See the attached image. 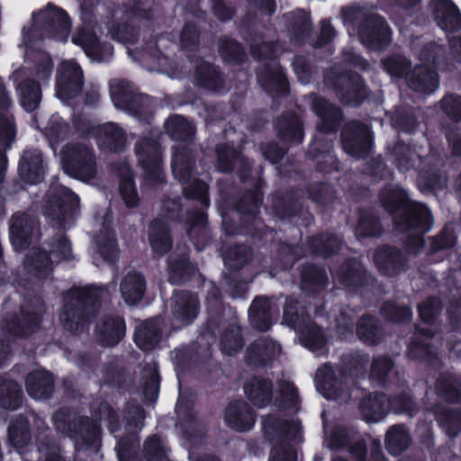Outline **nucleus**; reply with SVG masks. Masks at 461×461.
<instances>
[{
  "instance_id": "obj_33",
  "label": "nucleus",
  "mask_w": 461,
  "mask_h": 461,
  "mask_svg": "<svg viewBox=\"0 0 461 461\" xmlns=\"http://www.w3.org/2000/svg\"><path fill=\"white\" fill-rule=\"evenodd\" d=\"M251 325L258 330H267L271 324L270 302L264 297L256 298L249 310Z\"/></svg>"
},
{
  "instance_id": "obj_41",
  "label": "nucleus",
  "mask_w": 461,
  "mask_h": 461,
  "mask_svg": "<svg viewBox=\"0 0 461 461\" xmlns=\"http://www.w3.org/2000/svg\"><path fill=\"white\" fill-rule=\"evenodd\" d=\"M190 431L181 433L182 444L189 450V459H192L191 449L200 445L203 440L206 429L205 426L195 417L193 411H190Z\"/></svg>"
},
{
  "instance_id": "obj_7",
  "label": "nucleus",
  "mask_w": 461,
  "mask_h": 461,
  "mask_svg": "<svg viewBox=\"0 0 461 461\" xmlns=\"http://www.w3.org/2000/svg\"><path fill=\"white\" fill-rule=\"evenodd\" d=\"M50 252L51 256L45 249H30L24 259L25 270L36 277L45 278L51 273L55 263L74 258L71 244L64 236L54 238Z\"/></svg>"
},
{
  "instance_id": "obj_52",
  "label": "nucleus",
  "mask_w": 461,
  "mask_h": 461,
  "mask_svg": "<svg viewBox=\"0 0 461 461\" xmlns=\"http://www.w3.org/2000/svg\"><path fill=\"white\" fill-rule=\"evenodd\" d=\"M357 333L359 339L367 344H375L379 339L374 319L369 316L359 320Z\"/></svg>"
},
{
  "instance_id": "obj_28",
  "label": "nucleus",
  "mask_w": 461,
  "mask_h": 461,
  "mask_svg": "<svg viewBox=\"0 0 461 461\" xmlns=\"http://www.w3.org/2000/svg\"><path fill=\"white\" fill-rule=\"evenodd\" d=\"M97 250L94 256V262L98 265L99 258L112 263L118 257V247L113 232L109 228H104L95 238Z\"/></svg>"
},
{
  "instance_id": "obj_6",
  "label": "nucleus",
  "mask_w": 461,
  "mask_h": 461,
  "mask_svg": "<svg viewBox=\"0 0 461 461\" xmlns=\"http://www.w3.org/2000/svg\"><path fill=\"white\" fill-rule=\"evenodd\" d=\"M61 161L64 170L75 178L89 182L96 176L95 150L86 140L66 144L61 149Z\"/></svg>"
},
{
  "instance_id": "obj_15",
  "label": "nucleus",
  "mask_w": 461,
  "mask_h": 461,
  "mask_svg": "<svg viewBox=\"0 0 461 461\" xmlns=\"http://www.w3.org/2000/svg\"><path fill=\"white\" fill-rule=\"evenodd\" d=\"M41 235L39 221L26 212H16L10 221V240L15 250L24 249Z\"/></svg>"
},
{
  "instance_id": "obj_22",
  "label": "nucleus",
  "mask_w": 461,
  "mask_h": 461,
  "mask_svg": "<svg viewBox=\"0 0 461 461\" xmlns=\"http://www.w3.org/2000/svg\"><path fill=\"white\" fill-rule=\"evenodd\" d=\"M431 7L438 25L446 32L461 30V14L451 0H432Z\"/></svg>"
},
{
  "instance_id": "obj_62",
  "label": "nucleus",
  "mask_w": 461,
  "mask_h": 461,
  "mask_svg": "<svg viewBox=\"0 0 461 461\" xmlns=\"http://www.w3.org/2000/svg\"><path fill=\"white\" fill-rule=\"evenodd\" d=\"M316 244H313L315 252L321 254L325 257L337 251L340 245V241L334 236L322 235L317 239Z\"/></svg>"
},
{
  "instance_id": "obj_61",
  "label": "nucleus",
  "mask_w": 461,
  "mask_h": 461,
  "mask_svg": "<svg viewBox=\"0 0 461 461\" xmlns=\"http://www.w3.org/2000/svg\"><path fill=\"white\" fill-rule=\"evenodd\" d=\"M382 312L386 318L393 321H406L411 318V312L408 307H400L391 303H385Z\"/></svg>"
},
{
  "instance_id": "obj_64",
  "label": "nucleus",
  "mask_w": 461,
  "mask_h": 461,
  "mask_svg": "<svg viewBox=\"0 0 461 461\" xmlns=\"http://www.w3.org/2000/svg\"><path fill=\"white\" fill-rule=\"evenodd\" d=\"M392 367L393 363L389 358L385 357L375 358L373 362L371 369L372 379H375L380 383H384L386 374L392 369Z\"/></svg>"
},
{
  "instance_id": "obj_51",
  "label": "nucleus",
  "mask_w": 461,
  "mask_h": 461,
  "mask_svg": "<svg viewBox=\"0 0 461 461\" xmlns=\"http://www.w3.org/2000/svg\"><path fill=\"white\" fill-rule=\"evenodd\" d=\"M156 224L152 223L150 225V245L156 252L163 254L171 247V240L164 225L159 226L158 232H156Z\"/></svg>"
},
{
  "instance_id": "obj_40",
  "label": "nucleus",
  "mask_w": 461,
  "mask_h": 461,
  "mask_svg": "<svg viewBox=\"0 0 461 461\" xmlns=\"http://www.w3.org/2000/svg\"><path fill=\"white\" fill-rule=\"evenodd\" d=\"M410 444V435L407 429L401 425H395L389 429L385 437V447L392 455H399L405 450Z\"/></svg>"
},
{
  "instance_id": "obj_55",
  "label": "nucleus",
  "mask_w": 461,
  "mask_h": 461,
  "mask_svg": "<svg viewBox=\"0 0 461 461\" xmlns=\"http://www.w3.org/2000/svg\"><path fill=\"white\" fill-rule=\"evenodd\" d=\"M250 257V249L243 245H239L228 251L224 257L226 265L230 267H240Z\"/></svg>"
},
{
  "instance_id": "obj_3",
  "label": "nucleus",
  "mask_w": 461,
  "mask_h": 461,
  "mask_svg": "<svg viewBox=\"0 0 461 461\" xmlns=\"http://www.w3.org/2000/svg\"><path fill=\"white\" fill-rule=\"evenodd\" d=\"M71 29V22L65 11L52 5L32 14V23L30 29L23 28V43L26 48L25 56L28 58L29 49L34 41L45 38L57 41H66Z\"/></svg>"
},
{
  "instance_id": "obj_26",
  "label": "nucleus",
  "mask_w": 461,
  "mask_h": 461,
  "mask_svg": "<svg viewBox=\"0 0 461 461\" xmlns=\"http://www.w3.org/2000/svg\"><path fill=\"white\" fill-rule=\"evenodd\" d=\"M280 352L281 348L276 341L263 338L250 345L247 350L246 358L249 364L257 366L265 364Z\"/></svg>"
},
{
  "instance_id": "obj_47",
  "label": "nucleus",
  "mask_w": 461,
  "mask_h": 461,
  "mask_svg": "<svg viewBox=\"0 0 461 461\" xmlns=\"http://www.w3.org/2000/svg\"><path fill=\"white\" fill-rule=\"evenodd\" d=\"M339 97L348 104L357 105L363 99L364 85L362 79L358 75H352L348 79L347 89L345 93L343 91H338Z\"/></svg>"
},
{
  "instance_id": "obj_36",
  "label": "nucleus",
  "mask_w": 461,
  "mask_h": 461,
  "mask_svg": "<svg viewBox=\"0 0 461 461\" xmlns=\"http://www.w3.org/2000/svg\"><path fill=\"white\" fill-rule=\"evenodd\" d=\"M121 293L124 302L135 305L142 297V279L140 274L131 271L122 281Z\"/></svg>"
},
{
  "instance_id": "obj_50",
  "label": "nucleus",
  "mask_w": 461,
  "mask_h": 461,
  "mask_svg": "<svg viewBox=\"0 0 461 461\" xmlns=\"http://www.w3.org/2000/svg\"><path fill=\"white\" fill-rule=\"evenodd\" d=\"M34 60L33 76L42 83L48 82L50 79L53 68L51 58L45 52H37Z\"/></svg>"
},
{
  "instance_id": "obj_18",
  "label": "nucleus",
  "mask_w": 461,
  "mask_h": 461,
  "mask_svg": "<svg viewBox=\"0 0 461 461\" xmlns=\"http://www.w3.org/2000/svg\"><path fill=\"white\" fill-rule=\"evenodd\" d=\"M36 309L29 311L23 306V326L20 324V320L14 316H10L6 319H3L0 322V328L5 333H9L14 336L19 337L28 334L33 331L39 325L41 321V313L42 312V305L39 300L36 302Z\"/></svg>"
},
{
  "instance_id": "obj_57",
  "label": "nucleus",
  "mask_w": 461,
  "mask_h": 461,
  "mask_svg": "<svg viewBox=\"0 0 461 461\" xmlns=\"http://www.w3.org/2000/svg\"><path fill=\"white\" fill-rule=\"evenodd\" d=\"M15 136L14 120L6 114H0V146L9 147Z\"/></svg>"
},
{
  "instance_id": "obj_16",
  "label": "nucleus",
  "mask_w": 461,
  "mask_h": 461,
  "mask_svg": "<svg viewBox=\"0 0 461 461\" xmlns=\"http://www.w3.org/2000/svg\"><path fill=\"white\" fill-rule=\"evenodd\" d=\"M344 150L352 157L363 158L372 149V137L369 127L357 122L347 125L341 133Z\"/></svg>"
},
{
  "instance_id": "obj_42",
  "label": "nucleus",
  "mask_w": 461,
  "mask_h": 461,
  "mask_svg": "<svg viewBox=\"0 0 461 461\" xmlns=\"http://www.w3.org/2000/svg\"><path fill=\"white\" fill-rule=\"evenodd\" d=\"M45 134L51 145L59 144L71 134V128L59 115L53 114L45 128Z\"/></svg>"
},
{
  "instance_id": "obj_12",
  "label": "nucleus",
  "mask_w": 461,
  "mask_h": 461,
  "mask_svg": "<svg viewBox=\"0 0 461 461\" xmlns=\"http://www.w3.org/2000/svg\"><path fill=\"white\" fill-rule=\"evenodd\" d=\"M110 95L117 108L141 121L143 95L133 82L122 78L113 79L110 82Z\"/></svg>"
},
{
  "instance_id": "obj_5",
  "label": "nucleus",
  "mask_w": 461,
  "mask_h": 461,
  "mask_svg": "<svg viewBox=\"0 0 461 461\" xmlns=\"http://www.w3.org/2000/svg\"><path fill=\"white\" fill-rule=\"evenodd\" d=\"M103 290L102 287L91 285L74 288L66 294L59 315L66 330L76 333L85 322L95 316Z\"/></svg>"
},
{
  "instance_id": "obj_11",
  "label": "nucleus",
  "mask_w": 461,
  "mask_h": 461,
  "mask_svg": "<svg viewBox=\"0 0 461 461\" xmlns=\"http://www.w3.org/2000/svg\"><path fill=\"white\" fill-rule=\"evenodd\" d=\"M390 408L396 412H406L412 415L413 402L407 394L389 402L384 394L375 393L365 398L360 403L361 412L367 422L381 421Z\"/></svg>"
},
{
  "instance_id": "obj_43",
  "label": "nucleus",
  "mask_w": 461,
  "mask_h": 461,
  "mask_svg": "<svg viewBox=\"0 0 461 461\" xmlns=\"http://www.w3.org/2000/svg\"><path fill=\"white\" fill-rule=\"evenodd\" d=\"M438 394L447 401H458L461 399V386L459 381L452 375H443L437 383Z\"/></svg>"
},
{
  "instance_id": "obj_19",
  "label": "nucleus",
  "mask_w": 461,
  "mask_h": 461,
  "mask_svg": "<svg viewBox=\"0 0 461 461\" xmlns=\"http://www.w3.org/2000/svg\"><path fill=\"white\" fill-rule=\"evenodd\" d=\"M96 143L104 152H121L126 144L125 131L115 122L99 125L95 131Z\"/></svg>"
},
{
  "instance_id": "obj_14",
  "label": "nucleus",
  "mask_w": 461,
  "mask_h": 461,
  "mask_svg": "<svg viewBox=\"0 0 461 461\" xmlns=\"http://www.w3.org/2000/svg\"><path fill=\"white\" fill-rule=\"evenodd\" d=\"M284 321L293 327L303 347L312 351L324 347L325 339L320 329L311 323L305 316H299L297 312H293L290 305L284 310Z\"/></svg>"
},
{
  "instance_id": "obj_45",
  "label": "nucleus",
  "mask_w": 461,
  "mask_h": 461,
  "mask_svg": "<svg viewBox=\"0 0 461 461\" xmlns=\"http://www.w3.org/2000/svg\"><path fill=\"white\" fill-rule=\"evenodd\" d=\"M122 182L120 193L127 207H135L139 204V197L133 183L132 175L128 166H124L121 174Z\"/></svg>"
},
{
  "instance_id": "obj_44",
  "label": "nucleus",
  "mask_w": 461,
  "mask_h": 461,
  "mask_svg": "<svg viewBox=\"0 0 461 461\" xmlns=\"http://www.w3.org/2000/svg\"><path fill=\"white\" fill-rule=\"evenodd\" d=\"M196 80L199 85L213 91H218L221 83L220 71L206 62L197 68Z\"/></svg>"
},
{
  "instance_id": "obj_24",
  "label": "nucleus",
  "mask_w": 461,
  "mask_h": 461,
  "mask_svg": "<svg viewBox=\"0 0 461 461\" xmlns=\"http://www.w3.org/2000/svg\"><path fill=\"white\" fill-rule=\"evenodd\" d=\"M25 386L29 395L35 400L47 399L54 388L51 375L42 370L30 373L26 377Z\"/></svg>"
},
{
  "instance_id": "obj_25",
  "label": "nucleus",
  "mask_w": 461,
  "mask_h": 461,
  "mask_svg": "<svg viewBox=\"0 0 461 461\" xmlns=\"http://www.w3.org/2000/svg\"><path fill=\"white\" fill-rule=\"evenodd\" d=\"M125 325L120 317L104 319L96 327V336L100 344L104 346H114L124 336Z\"/></svg>"
},
{
  "instance_id": "obj_10",
  "label": "nucleus",
  "mask_w": 461,
  "mask_h": 461,
  "mask_svg": "<svg viewBox=\"0 0 461 461\" xmlns=\"http://www.w3.org/2000/svg\"><path fill=\"white\" fill-rule=\"evenodd\" d=\"M50 195L52 199L46 203L45 214L55 222L57 228H65L67 221L79 207V198L64 185L52 186Z\"/></svg>"
},
{
  "instance_id": "obj_37",
  "label": "nucleus",
  "mask_w": 461,
  "mask_h": 461,
  "mask_svg": "<svg viewBox=\"0 0 461 461\" xmlns=\"http://www.w3.org/2000/svg\"><path fill=\"white\" fill-rule=\"evenodd\" d=\"M8 441L16 449L26 447L31 441L28 420L18 416L14 418L8 428Z\"/></svg>"
},
{
  "instance_id": "obj_34",
  "label": "nucleus",
  "mask_w": 461,
  "mask_h": 461,
  "mask_svg": "<svg viewBox=\"0 0 461 461\" xmlns=\"http://www.w3.org/2000/svg\"><path fill=\"white\" fill-rule=\"evenodd\" d=\"M375 264L386 275H393L403 267L400 251L392 248H383L375 255Z\"/></svg>"
},
{
  "instance_id": "obj_27",
  "label": "nucleus",
  "mask_w": 461,
  "mask_h": 461,
  "mask_svg": "<svg viewBox=\"0 0 461 461\" xmlns=\"http://www.w3.org/2000/svg\"><path fill=\"white\" fill-rule=\"evenodd\" d=\"M174 315L183 324L192 322L198 313L197 297L187 292H177L173 296Z\"/></svg>"
},
{
  "instance_id": "obj_32",
  "label": "nucleus",
  "mask_w": 461,
  "mask_h": 461,
  "mask_svg": "<svg viewBox=\"0 0 461 461\" xmlns=\"http://www.w3.org/2000/svg\"><path fill=\"white\" fill-rule=\"evenodd\" d=\"M272 385L266 379L254 378L246 384L244 390L249 401L258 407L267 406L272 399Z\"/></svg>"
},
{
  "instance_id": "obj_20",
  "label": "nucleus",
  "mask_w": 461,
  "mask_h": 461,
  "mask_svg": "<svg viewBox=\"0 0 461 461\" xmlns=\"http://www.w3.org/2000/svg\"><path fill=\"white\" fill-rule=\"evenodd\" d=\"M45 162L41 150L28 149L23 151L20 159L18 171L20 177L25 183L34 185L43 179Z\"/></svg>"
},
{
  "instance_id": "obj_9",
  "label": "nucleus",
  "mask_w": 461,
  "mask_h": 461,
  "mask_svg": "<svg viewBox=\"0 0 461 461\" xmlns=\"http://www.w3.org/2000/svg\"><path fill=\"white\" fill-rule=\"evenodd\" d=\"M444 50L436 43L428 45L420 54V60L423 63L416 66L412 72L407 73L409 86L420 93L430 94L438 86V77L436 72L427 67L426 63H440L445 58Z\"/></svg>"
},
{
  "instance_id": "obj_4",
  "label": "nucleus",
  "mask_w": 461,
  "mask_h": 461,
  "mask_svg": "<svg viewBox=\"0 0 461 461\" xmlns=\"http://www.w3.org/2000/svg\"><path fill=\"white\" fill-rule=\"evenodd\" d=\"M262 424L265 438L274 442L269 461H296L297 454L294 445L302 440L299 421L267 416Z\"/></svg>"
},
{
  "instance_id": "obj_2",
  "label": "nucleus",
  "mask_w": 461,
  "mask_h": 461,
  "mask_svg": "<svg viewBox=\"0 0 461 461\" xmlns=\"http://www.w3.org/2000/svg\"><path fill=\"white\" fill-rule=\"evenodd\" d=\"M343 23L348 34H357L359 41L366 48L382 50L391 41V30L381 16L367 15L358 5H349L341 10Z\"/></svg>"
},
{
  "instance_id": "obj_31",
  "label": "nucleus",
  "mask_w": 461,
  "mask_h": 461,
  "mask_svg": "<svg viewBox=\"0 0 461 461\" xmlns=\"http://www.w3.org/2000/svg\"><path fill=\"white\" fill-rule=\"evenodd\" d=\"M23 403V391L15 381L0 375V407L6 410L18 409Z\"/></svg>"
},
{
  "instance_id": "obj_54",
  "label": "nucleus",
  "mask_w": 461,
  "mask_h": 461,
  "mask_svg": "<svg viewBox=\"0 0 461 461\" xmlns=\"http://www.w3.org/2000/svg\"><path fill=\"white\" fill-rule=\"evenodd\" d=\"M146 460L171 461L167 456V450L160 437L155 436L146 442Z\"/></svg>"
},
{
  "instance_id": "obj_21",
  "label": "nucleus",
  "mask_w": 461,
  "mask_h": 461,
  "mask_svg": "<svg viewBox=\"0 0 461 461\" xmlns=\"http://www.w3.org/2000/svg\"><path fill=\"white\" fill-rule=\"evenodd\" d=\"M113 38L125 45L128 57L132 62L141 66L144 58V39L140 37V30L133 25L124 24L112 32Z\"/></svg>"
},
{
  "instance_id": "obj_53",
  "label": "nucleus",
  "mask_w": 461,
  "mask_h": 461,
  "mask_svg": "<svg viewBox=\"0 0 461 461\" xmlns=\"http://www.w3.org/2000/svg\"><path fill=\"white\" fill-rule=\"evenodd\" d=\"M159 393V377L155 367L146 368V406L153 405Z\"/></svg>"
},
{
  "instance_id": "obj_46",
  "label": "nucleus",
  "mask_w": 461,
  "mask_h": 461,
  "mask_svg": "<svg viewBox=\"0 0 461 461\" xmlns=\"http://www.w3.org/2000/svg\"><path fill=\"white\" fill-rule=\"evenodd\" d=\"M167 129L173 140H185L194 133L193 125L183 116L175 115L167 121Z\"/></svg>"
},
{
  "instance_id": "obj_29",
  "label": "nucleus",
  "mask_w": 461,
  "mask_h": 461,
  "mask_svg": "<svg viewBox=\"0 0 461 461\" xmlns=\"http://www.w3.org/2000/svg\"><path fill=\"white\" fill-rule=\"evenodd\" d=\"M259 84L267 91L278 93L286 91V80L281 68L276 63L267 65L258 75Z\"/></svg>"
},
{
  "instance_id": "obj_39",
  "label": "nucleus",
  "mask_w": 461,
  "mask_h": 461,
  "mask_svg": "<svg viewBox=\"0 0 461 461\" xmlns=\"http://www.w3.org/2000/svg\"><path fill=\"white\" fill-rule=\"evenodd\" d=\"M420 333L416 334L415 339L409 346L408 354L411 358L429 361V357L436 356V350L425 339L431 337V332L426 328H420Z\"/></svg>"
},
{
  "instance_id": "obj_59",
  "label": "nucleus",
  "mask_w": 461,
  "mask_h": 461,
  "mask_svg": "<svg viewBox=\"0 0 461 461\" xmlns=\"http://www.w3.org/2000/svg\"><path fill=\"white\" fill-rule=\"evenodd\" d=\"M384 68L392 77H402L406 74L409 66L408 60L402 56H393L384 62Z\"/></svg>"
},
{
  "instance_id": "obj_56",
  "label": "nucleus",
  "mask_w": 461,
  "mask_h": 461,
  "mask_svg": "<svg viewBox=\"0 0 461 461\" xmlns=\"http://www.w3.org/2000/svg\"><path fill=\"white\" fill-rule=\"evenodd\" d=\"M438 421L449 437H456L461 430V411H448Z\"/></svg>"
},
{
  "instance_id": "obj_58",
  "label": "nucleus",
  "mask_w": 461,
  "mask_h": 461,
  "mask_svg": "<svg viewBox=\"0 0 461 461\" xmlns=\"http://www.w3.org/2000/svg\"><path fill=\"white\" fill-rule=\"evenodd\" d=\"M440 310V303L438 299H429L419 307L420 316L424 324H432Z\"/></svg>"
},
{
  "instance_id": "obj_48",
  "label": "nucleus",
  "mask_w": 461,
  "mask_h": 461,
  "mask_svg": "<svg viewBox=\"0 0 461 461\" xmlns=\"http://www.w3.org/2000/svg\"><path fill=\"white\" fill-rule=\"evenodd\" d=\"M72 41L81 46L87 56L95 58L98 55L100 43L90 31L85 28L78 30L73 36Z\"/></svg>"
},
{
  "instance_id": "obj_35",
  "label": "nucleus",
  "mask_w": 461,
  "mask_h": 461,
  "mask_svg": "<svg viewBox=\"0 0 461 461\" xmlns=\"http://www.w3.org/2000/svg\"><path fill=\"white\" fill-rule=\"evenodd\" d=\"M313 111L322 120V124L318 125L321 131H329L335 126V122L340 118V112L327 100L318 97L312 104Z\"/></svg>"
},
{
  "instance_id": "obj_38",
  "label": "nucleus",
  "mask_w": 461,
  "mask_h": 461,
  "mask_svg": "<svg viewBox=\"0 0 461 461\" xmlns=\"http://www.w3.org/2000/svg\"><path fill=\"white\" fill-rule=\"evenodd\" d=\"M17 93L22 106L27 112L34 111L41 100V91L38 84L32 79H25L17 86Z\"/></svg>"
},
{
  "instance_id": "obj_23",
  "label": "nucleus",
  "mask_w": 461,
  "mask_h": 461,
  "mask_svg": "<svg viewBox=\"0 0 461 461\" xmlns=\"http://www.w3.org/2000/svg\"><path fill=\"white\" fill-rule=\"evenodd\" d=\"M225 423L237 431H246L253 428L255 414L248 403L243 401L230 402L224 415Z\"/></svg>"
},
{
  "instance_id": "obj_49",
  "label": "nucleus",
  "mask_w": 461,
  "mask_h": 461,
  "mask_svg": "<svg viewBox=\"0 0 461 461\" xmlns=\"http://www.w3.org/2000/svg\"><path fill=\"white\" fill-rule=\"evenodd\" d=\"M242 338L239 326H232L221 338V348L223 354L234 355L242 347Z\"/></svg>"
},
{
  "instance_id": "obj_8",
  "label": "nucleus",
  "mask_w": 461,
  "mask_h": 461,
  "mask_svg": "<svg viewBox=\"0 0 461 461\" xmlns=\"http://www.w3.org/2000/svg\"><path fill=\"white\" fill-rule=\"evenodd\" d=\"M171 167L175 178L183 185L185 194L197 199L207 208L210 204L207 197L208 186L195 177L193 156L186 148L178 147L175 149Z\"/></svg>"
},
{
  "instance_id": "obj_30",
  "label": "nucleus",
  "mask_w": 461,
  "mask_h": 461,
  "mask_svg": "<svg viewBox=\"0 0 461 461\" xmlns=\"http://www.w3.org/2000/svg\"><path fill=\"white\" fill-rule=\"evenodd\" d=\"M274 404L280 410L296 412L299 409V396L293 383L288 380L278 382Z\"/></svg>"
},
{
  "instance_id": "obj_1",
  "label": "nucleus",
  "mask_w": 461,
  "mask_h": 461,
  "mask_svg": "<svg viewBox=\"0 0 461 461\" xmlns=\"http://www.w3.org/2000/svg\"><path fill=\"white\" fill-rule=\"evenodd\" d=\"M381 203L389 212L403 214V219L396 220V224H402L403 229L410 232L408 249L417 253L423 246L422 234L432 229L433 221L429 210L423 203L409 202L405 192L398 188L383 191Z\"/></svg>"
},
{
  "instance_id": "obj_60",
  "label": "nucleus",
  "mask_w": 461,
  "mask_h": 461,
  "mask_svg": "<svg viewBox=\"0 0 461 461\" xmlns=\"http://www.w3.org/2000/svg\"><path fill=\"white\" fill-rule=\"evenodd\" d=\"M441 108L450 118L461 120V96L449 95L441 100Z\"/></svg>"
},
{
  "instance_id": "obj_63",
  "label": "nucleus",
  "mask_w": 461,
  "mask_h": 461,
  "mask_svg": "<svg viewBox=\"0 0 461 461\" xmlns=\"http://www.w3.org/2000/svg\"><path fill=\"white\" fill-rule=\"evenodd\" d=\"M281 137L291 142L301 143L303 139L301 122L297 119L289 122L285 129L280 130Z\"/></svg>"
},
{
  "instance_id": "obj_17",
  "label": "nucleus",
  "mask_w": 461,
  "mask_h": 461,
  "mask_svg": "<svg viewBox=\"0 0 461 461\" xmlns=\"http://www.w3.org/2000/svg\"><path fill=\"white\" fill-rule=\"evenodd\" d=\"M315 386L317 391L330 400H348V393L342 389L347 384V378L339 379L334 370L328 365L320 367L315 375Z\"/></svg>"
},
{
  "instance_id": "obj_13",
  "label": "nucleus",
  "mask_w": 461,
  "mask_h": 461,
  "mask_svg": "<svg viewBox=\"0 0 461 461\" xmlns=\"http://www.w3.org/2000/svg\"><path fill=\"white\" fill-rule=\"evenodd\" d=\"M84 75L80 66L73 60H66L59 66L56 76V96L66 103L80 95Z\"/></svg>"
}]
</instances>
